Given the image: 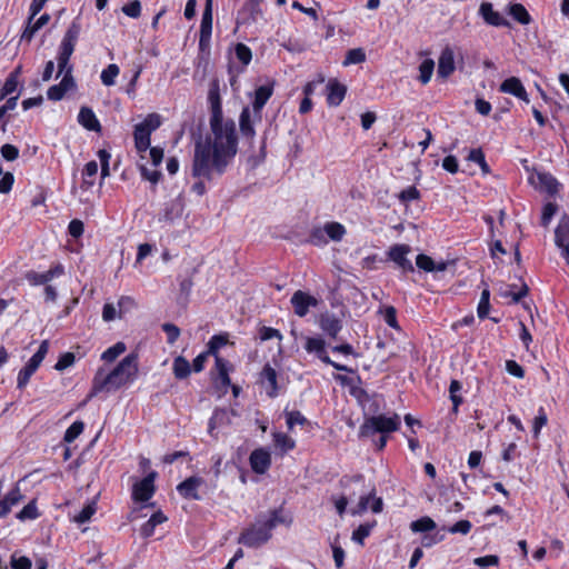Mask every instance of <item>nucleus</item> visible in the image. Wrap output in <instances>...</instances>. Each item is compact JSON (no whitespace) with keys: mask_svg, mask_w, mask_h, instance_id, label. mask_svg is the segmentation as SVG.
<instances>
[{"mask_svg":"<svg viewBox=\"0 0 569 569\" xmlns=\"http://www.w3.org/2000/svg\"><path fill=\"white\" fill-rule=\"evenodd\" d=\"M210 134L194 144L191 173L208 181L221 176L237 153L238 139L233 120L210 118Z\"/></svg>","mask_w":569,"mask_h":569,"instance_id":"1","label":"nucleus"},{"mask_svg":"<svg viewBox=\"0 0 569 569\" xmlns=\"http://www.w3.org/2000/svg\"><path fill=\"white\" fill-rule=\"evenodd\" d=\"M138 375L137 356L128 355L117 367L104 375L102 370H98L93 381L89 397H94L99 392H110L121 388L122 386L133 381Z\"/></svg>","mask_w":569,"mask_h":569,"instance_id":"2","label":"nucleus"},{"mask_svg":"<svg viewBox=\"0 0 569 569\" xmlns=\"http://www.w3.org/2000/svg\"><path fill=\"white\" fill-rule=\"evenodd\" d=\"M292 518L290 516L282 515L281 509H274L268 516H258L256 522L240 535L238 542L250 548H258L271 539V531L278 525L290 526Z\"/></svg>","mask_w":569,"mask_h":569,"instance_id":"3","label":"nucleus"},{"mask_svg":"<svg viewBox=\"0 0 569 569\" xmlns=\"http://www.w3.org/2000/svg\"><path fill=\"white\" fill-rule=\"evenodd\" d=\"M400 426V417L395 413L392 416H373L366 420L360 428L361 436H370L375 432L387 433L398 430Z\"/></svg>","mask_w":569,"mask_h":569,"instance_id":"4","label":"nucleus"},{"mask_svg":"<svg viewBox=\"0 0 569 569\" xmlns=\"http://www.w3.org/2000/svg\"><path fill=\"white\" fill-rule=\"evenodd\" d=\"M383 502L382 499L376 497V490L372 488L368 493L362 495L359 502L353 507L350 512L353 516H360L365 513L369 508L372 512L379 513L382 511Z\"/></svg>","mask_w":569,"mask_h":569,"instance_id":"5","label":"nucleus"},{"mask_svg":"<svg viewBox=\"0 0 569 569\" xmlns=\"http://www.w3.org/2000/svg\"><path fill=\"white\" fill-rule=\"evenodd\" d=\"M529 183L537 190L555 194L558 192L559 182L548 172H533L529 176Z\"/></svg>","mask_w":569,"mask_h":569,"instance_id":"6","label":"nucleus"},{"mask_svg":"<svg viewBox=\"0 0 569 569\" xmlns=\"http://www.w3.org/2000/svg\"><path fill=\"white\" fill-rule=\"evenodd\" d=\"M291 305L298 317H305L309 312L310 308H316L318 306V300L313 296L298 290L291 297Z\"/></svg>","mask_w":569,"mask_h":569,"instance_id":"7","label":"nucleus"},{"mask_svg":"<svg viewBox=\"0 0 569 569\" xmlns=\"http://www.w3.org/2000/svg\"><path fill=\"white\" fill-rule=\"evenodd\" d=\"M157 473L150 472L142 480L133 485L132 497L136 501H148L154 492V478Z\"/></svg>","mask_w":569,"mask_h":569,"instance_id":"8","label":"nucleus"},{"mask_svg":"<svg viewBox=\"0 0 569 569\" xmlns=\"http://www.w3.org/2000/svg\"><path fill=\"white\" fill-rule=\"evenodd\" d=\"M262 1L263 0H247L242 9L238 12L237 23L246 24L256 22L259 18H261L262 11L260 4Z\"/></svg>","mask_w":569,"mask_h":569,"instance_id":"9","label":"nucleus"},{"mask_svg":"<svg viewBox=\"0 0 569 569\" xmlns=\"http://www.w3.org/2000/svg\"><path fill=\"white\" fill-rule=\"evenodd\" d=\"M230 369L231 366L226 359L221 358L220 356H216L217 376L214 377V386L220 390L222 395L227 392L231 385V380L229 378Z\"/></svg>","mask_w":569,"mask_h":569,"instance_id":"10","label":"nucleus"},{"mask_svg":"<svg viewBox=\"0 0 569 569\" xmlns=\"http://www.w3.org/2000/svg\"><path fill=\"white\" fill-rule=\"evenodd\" d=\"M411 248L408 244H395L388 251V257L392 260L401 270L413 271L411 261L407 258Z\"/></svg>","mask_w":569,"mask_h":569,"instance_id":"11","label":"nucleus"},{"mask_svg":"<svg viewBox=\"0 0 569 569\" xmlns=\"http://www.w3.org/2000/svg\"><path fill=\"white\" fill-rule=\"evenodd\" d=\"M456 70L455 66V52L449 46L445 47L438 59V77L447 79Z\"/></svg>","mask_w":569,"mask_h":569,"instance_id":"12","label":"nucleus"},{"mask_svg":"<svg viewBox=\"0 0 569 569\" xmlns=\"http://www.w3.org/2000/svg\"><path fill=\"white\" fill-rule=\"evenodd\" d=\"M63 273V267L57 264L44 272L29 271L26 274V279L31 286L47 284L58 276Z\"/></svg>","mask_w":569,"mask_h":569,"instance_id":"13","label":"nucleus"},{"mask_svg":"<svg viewBox=\"0 0 569 569\" xmlns=\"http://www.w3.org/2000/svg\"><path fill=\"white\" fill-rule=\"evenodd\" d=\"M74 87H76L74 79H73L72 74H70V72L67 71V74H64L62 77V80L60 81L59 84L51 86L48 89V91H47L48 99L52 100V101H59L64 97V94L68 91L72 90Z\"/></svg>","mask_w":569,"mask_h":569,"instance_id":"14","label":"nucleus"},{"mask_svg":"<svg viewBox=\"0 0 569 569\" xmlns=\"http://www.w3.org/2000/svg\"><path fill=\"white\" fill-rule=\"evenodd\" d=\"M250 466L256 473L263 475L271 465V457L269 451L259 448L250 455Z\"/></svg>","mask_w":569,"mask_h":569,"instance_id":"15","label":"nucleus"},{"mask_svg":"<svg viewBox=\"0 0 569 569\" xmlns=\"http://www.w3.org/2000/svg\"><path fill=\"white\" fill-rule=\"evenodd\" d=\"M272 92H273L272 84L260 86L259 88L256 89L252 108H253L254 118L257 120L261 119L260 112H261L262 108L264 107V104L267 103V101L272 96Z\"/></svg>","mask_w":569,"mask_h":569,"instance_id":"16","label":"nucleus"},{"mask_svg":"<svg viewBox=\"0 0 569 569\" xmlns=\"http://www.w3.org/2000/svg\"><path fill=\"white\" fill-rule=\"evenodd\" d=\"M203 483L199 477H189L178 485V492L186 499L199 500L198 488Z\"/></svg>","mask_w":569,"mask_h":569,"instance_id":"17","label":"nucleus"},{"mask_svg":"<svg viewBox=\"0 0 569 569\" xmlns=\"http://www.w3.org/2000/svg\"><path fill=\"white\" fill-rule=\"evenodd\" d=\"M319 327L323 332H326L331 338L336 339L340 330L342 329V323L339 318H337L333 313H322L319 318Z\"/></svg>","mask_w":569,"mask_h":569,"instance_id":"18","label":"nucleus"},{"mask_svg":"<svg viewBox=\"0 0 569 569\" xmlns=\"http://www.w3.org/2000/svg\"><path fill=\"white\" fill-rule=\"evenodd\" d=\"M277 371L270 366L266 365L260 373V381L266 387L267 395L274 398L278 395Z\"/></svg>","mask_w":569,"mask_h":569,"instance_id":"19","label":"nucleus"},{"mask_svg":"<svg viewBox=\"0 0 569 569\" xmlns=\"http://www.w3.org/2000/svg\"><path fill=\"white\" fill-rule=\"evenodd\" d=\"M500 91L505 92V93L512 94L526 102L529 101L527 91H526L523 84L521 83L520 79H518L517 77H510V78L506 79L500 84Z\"/></svg>","mask_w":569,"mask_h":569,"instance_id":"20","label":"nucleus"},{"mask_svg":"<svg viewBox=\"0 0 569 569\" xmlns=\"http://www.w3.org/2000/svg\"><path fill=\"white\" fill-rule=\"evenodd\" d=\"M305 349L309 353H315L322 362H330L326 351V341L322 338L307 337Z\"/></svg>","mask_w":569,"mask_h":569,"instance_id":"21","label":"nucleus"},{"mask_svg":"<svg viewBox=\"0 0 569 569\" xmlns=\"http://www.w3.org/2000/svg\"><path fill=\"white\" fill-rule=\"evenodd\" d=\"M479 12L490 26L500 27L508 24L507 20L499 12L495 11L489 2H482Z\"/></svg>","mask_w":569,"mask_h":569,"instance_id":"22","label":"nucleus"},{"mask_svg":"<svg viewBox=\"0 0 569 569\" xmlns=\"http://www.w3.org/2000/svg\"><path fill=\"white\" fill-rule=\"evenodd\" d=\"M79 123L87 130L99 132L101 130L100 122L98 121L94 112L88 108L82 107L78 114Z\"/></svg>","mask_w":569,"mask_h":569,"instance_id":"23","label":"nucleus"},{"mask_svg":"<svg viewBox=\"0 0 569 569\" xmlns=\"http://www.w3.org/2000/svg\"><path fill=\"white\" fill-rule=\"evenodd\" d=\"M327 88H328V97H327L328 103L333 107L339 106L346 96V91H347L346 86L339 83L336 80H331V81H329Z\"/></svg>","mask_w":569,"mask_h":569,"instance_id":"24","label":"nucleus"},{"mask_svg":"<svg viewBox=\"0 0 569 569\" xmlns=\"http://www.w3.org/2000/svg\"><path fill=\"white\" fill-rule=\"evenodd\" d=\"M183 202L180 197L171 200L166 204L162 214L160 216V221L172 222L177 218H179L182 213Z\"/></svg>","mask_w":569,"mask_h":569,"instance_id":"25","label":"nucleus"},{"mask_svg":"<svg viewBox=\"0 0 569 569\" xmlns=\"http://www.w3.org/2000/svg\"><path fill=\"white\" fill-rule=\"evenodd\" d=\"M212 0H206V9L202 14L201 26H200V43L206 39H209L211 36L212 29Z\"/></svg>","mask_w":569,"mask_h":569,"instance_id":"26","label":"nucleus"},{"mask_svg":"<svg viewBox=\"0 0 569 569\" xmlns=\"http://www.w3.org/2000/svg\"><path fill=\"white\" fill-rule=\"evenodd\" d=\"M22 499V495L18 487L12 488L3 500H0V518L6 516L11 507L19 503Z\"/></svg>","mask_w":569,"mask_h":569,"instance_id":"27","label":"nucleus"},{"mask_svg":"<svg viewBox=\"0 0 569 569\" xmlns=\"http://www.w3.org/2000/svg\"><path fill=\"white\" fill-rule=\"evenodd\" d=\"M209 102L211 104V117L210 118H222V108H221V101L219 96V87L218 82L213 81L209 94H208Z\"/></svg>","mask_w":569,"mask_h":569,"instance_id":"28","label":"nucleus"},{"mask_svg":"<svg viewBox=\"0 0 569 569\" xmlns=\"http://www.w3.org/2000/svg\"><path fill=\"white\" fill-rule=\"evenodd\" d=\"M80 31H81L80 23L76 20L72 21V23L70 24V27L68 28V30L64 33V37L61 41L60 47L69 48L70 50L74 51V46H76V42L80 34Z\"/></svg>","mask_w":569,"mask_h":569,"instance_id":"29","label":"nucleus"},{"mask_svg":"<svg viewBox=\"0 0 569 569\" xmlns=\"http://www.w3.org/2000/svg\"><path fill=\"white\" fill-rule=\"evenodd\" d=\"M48 350H49V342L47 340H43L40 343L38 351L30 358V360L28 361V363L24 367L31 373H34L36 370L41 365V362L43 361L46 355L48 353Z\"/></svg>","mask_w":569,"mask_h":569,"instance_id":"30","label":"nucleus"},{"mask_svg":"<svg viewBox=\"0 0 569 569\" xmlns=\"http://www.w3.org/2000/svg\"><path fill=\"white\" fill-rule=\"evenodd\" d=\"M164 521H167V517L161 511L153 513L150 517V519L141 527V529H140L141 536L143 538L151 537L154 532V528L158 525L163 523Z\"/></svg>","mask_w":569,"mask_h":569,"instance_id":"31","label":"nucleus"},{"mask_svg":"<svg viewBox=\"0 0 569 569\" xmlns=\"http://www.w3.org/2000/svg\"><path fill=\"white\" fill-rule=\"evenodd\" d=\"M134 144L139 152H146L150 148V136L142 126L134 127Z\"/></svg>","mask_w":569,"mask_h":569,"instance_id":"32","label":"nucleus"},{"mask_svg":"<svg viewBox=\"0 0 569 569\" xmlns=\"http://www.w3.org/2000/svg\"><path fill=\"white\" fill-rule=\"evenodd\" d=\"M240 131L242 136L247 138L254 137L253 121L251 120V113L248 107L243 108L239 119Z\"/></svg>","mask_w":569,"mask_h":569,"instance_id":"33","label":"nucleus"},{"mask_svg":"<svg viewBox=\"0 0 569 569\" xmlns=\"http://www.w3.org/2000/svg\"><path fill=\"white\" fill-rule=\"evenodd\" d=\"M73 50H70L69 48H59V54L57 58L58 61V70L59 74H67V71L72 74V67L69 64L70 57L72 56Z\"/></svg>","mask_w":569,"mask_h":569,"instance_id":"34","label":"nucleus"},{"mask_svg":"<svg viewBox=\"0 0 569 569\" xmlns=\"http://www.w3.org/2000/svg\"><path fill=\"white\" fill-rule=\"evenodd\" d=\"M569 242V217L567 214L562 216L559 221L558 227L555 231V242L562 243Z\"/></svg>","mask_w":569,"mask_h":569,"instance_id":"35","label":"nucleus"},{"mask_svg":"<svg viewBox=\"0 0 569 569\" xmlns=\"http://www.w3.org/2000/svg\"><path fill=\"white\" fill-rule=\"evenodd\" d=\"M513 288V284L506 286L505 289H500L499 295L505 298L511 297L513 302H519L529 291V288L525 282L521 283L519 291L515 292Z\"/></svg>","mask_w":569,"mask_h":569,"instance_id":"36","label":"nucleus"},{"mask_svg":"<svg viewBox=\"0 0 569 569\" xmlns=\"http://www.w3.org/2000/svg\"><path fill=\"white\" fill-rule=\"evenodd\" d=\"M172 369L177 379L187 378L191 371L189 361L181 356L174 359Z\"/></svg>","mask_w":569,"mask_h":569,"instance_id":"37","label":"nucleus"},{"mask_svg":"<svg viewBox=\"0 0 569 569\" xmlns=\"http://www.w3.org/2000/svg\"><path fill=\"white\" fill-rule=\"evenodd\" d=\"M509 13L516 21L521 24H529L531 21L527 9L520 3L511 4L509 8Z\"/></svg>","mask_w":569,"mask_h":569,"instance_id":"38","label":"nucleus"},{"mask_svg":"<svg viewBox=\"0 0 569 569\" xmlns=\"http://www.w3.org/2000/svg\"><path fill=\"white\" fill-rule=\"evenodd\" d=\"M325 233L333 241H340L346 234L345 227L339 222H328L323 227Z\"/></svg>","mask_w":569,"mask_h":569,"instance_id":"39","label":"nucleus"},{"mask_svg":"<svg viewBox=\"0 0 569 569\" xmlns=\"http://www.w3.org/2000/svg\"><path fill=\"white\" fill-rule=\"evenodd\" d=\"M435 70V61L430 58L425 59L419 66V81L427 84L432 77Z\"/></svg>","mask_w":569,"mask_h":569,"instance_id":"40","label":"nucleus"},{"mask_svg":"<svg viewBox=\"0 0 569 569\" xmlns=\"http://www.w3.org/2000/svg\"><path fill=\"white\" fill-rule=\"evenodd\" d=\"M273 441L278 449H280L282 452H287L295 448L296 442L295 440L289 437L286 433L282 432H274L273 433Z\"/></svg>","mask_w":569,"mask_h":569,"instance_id":"41","label":"nucleus"},{"mask_svg":"<svg viewBox=\"0 0 569 569\" xmlns=\"http://www.w3.org/2000/svg\"><path fill=\"white\" fill-rule=\"evenodd\" d=\"M436 527V522L427 516L410 523V529L413 532H428L433 530Z\"/></svg>","mask_w":569,"mask_h":569,"instance_id":"42","label":"nucleus"},{"mask_svg":"<svg viewBox=\"0 0 569 569\" xmlns=\"http://www.w3.org/2000/svg\"><path fill=\"white\" fill-rule=\"evenodd\" d=\"M363 61H366V52L362 48H355V49H350L347 54H346V58L342 62V64L345 67L347 66H350V64H358V63H362Z\"/></svg>","mask_w":569,"mask_h":569,"instance_id":"43","label":"nucleus"},{"mask_svg":"<svg viewBox=\"0 0 569 569\" xmlns=\"http://www.w3.org/2000/svg\"><path fill=\"white\" fill-rule=\"evenodd\" d=\"M120 69L117 64L111 63L101 72V81L104 86L110 87L116 82V78L119 76Z\"/></svg>","mask_w":569,"mask_h":569,"instance_id":"44","label":"nucleus"},{"mask_svg":"<svg viewBox=\"0 0 569 569\" xmlns=\"http://www.w3.org/2000/svg\"><path fill=\"white\" fill-rule=\"evenodd\" d=\"M224 422H229L227 411L224 409H216L209 420L208 432L213 435L214 429Z\"/></svg>","mask_w":569,"mask_h":569,"instance_id":"45","label":"nucleus"},{"mask_svg":"<svg viewBox=\"0 0 569 569\" xmlns=\"http://www.w3.org/2000/svg\"><path fill=\"white\" fill-rule=\"evenodd\" d=\"M224 422H229L227 411L224 409H216L209 420L208 432L213 435L214 429Z\"/></svg>","mask_w":569,"mask_h":569,"instance_id":"46","label":"nucleus"},{"mask_svg":"<svg viewBox=\"0 0 569 569\" xmlns=\"http://www.w3.org/2000/svg\"><path fill=\"white\" fill-rule=\"evenodd\" d=\"M97 511V502L94 500L87 503L82 510L73 517V521L77 523H84L91 519Z\"/></svg>","mask_w":569,"mask_h":569,"instance_id":"47","label":"nucleus"},{"mask_svg":"<svg viewBox=\"0 0 569 569\" xmlns=\"http://www.w3.org/2000/svg\"><path fill=\"white\" fill-rule=\"evenodd\" d=\"M376 521L367 522L360 525L353 532H352V540L363 545V540L370 535L371 530L376 526Z\"/></svg>","mask_w":569,"mask_h":569,"instance_id":"48","label":"nucleus"},{"mask_svg":"<svg viewBox=\"0 0 569 569\" xmlns=\"http://www.w3.org/2000/svg\"><path fill=\"white\" fill-rule=\"evenodd\" d=\"M228 343V337L227 335H216L213 336L208 345H207V351L210 352L212 356H219L218 350L226 346Z\"/></svg>","mask_w":569,"mask_h":569,"instance_id":"49","label":"nucleus"},{"mask_svg":"<svg viewBox=\"0 0 569 569\" xmlns=\"http://www.w3.org/2000/svg\"><path fill=\"white\" fill-rule=\"evenodd\" d=\"M84 423L82 421H74L66 431L63 440L68 443L74 441L83 431Z\"/></svg>","mask_w":569,"mask_h":569,"instance_id":"50","label":"nucleus"},{"mask_svg":"<svg viewBox=\"0 0 569 569\" xmlns=\"http://www.w3.org/2000/svg\"><path fill=\"white\" fill-rule=\"evenodd\" d=\"M126 351L123 342H117L114 346L108 348L101 356L104 361L111 362L116 360L121 353Z\"/></svg>","mask_w":569,"mask_h":569,"instance_id":"51","label":"nucleus"},{"mask_svg":"<svg viewBox=\"0 0 569 569\" xmlns=\"http://www.w3.org/2000/svg\"><path fill=\"white\" fill-rule=\"evenodd\" d=\"M161 124V117L158 113L148 114L141 123L137 126H142L146 131L151 133L157 130Z\"/></svg>","mask_w":569,"mask_h":569,"instance_id":"52","label":"nucleus"},{"mask_svg":"<svg viewBox=\"0 0 569 569\" xmlns=\"http://www.w3.org/2000/svg\"><path fill=\"white\" fill-rule=\"evenodd\" d=\"M286 421L289 430H292L296 425H305L307 419L301 415L300 411L292 410L286 411Z\"/></svg>","mask_w":569,"mask_h":569,"instance_id":"53","label":"nucleus"},{"mask_svg":"<svg viewBox=\"0 0 569 569\" xmlns=\"http://www.w3.org/2000/svg\"><path fill=\"white\" fill-rule=\"evenodd\" d=\"M237 59L244 66L249 64L252 53L249 47L243 43H238L234 48Z\"/></svg>","mask_w":569,"mask_h":569,"instance_id":"54","label":"nucleus"},{"mask_svg":"<svg viewBox=\"0 0 569 569\" xmlns=\"http://www.w3.org/2000/svg\"><path fill=\"white\" fill-rule=\"evenodd\" d=\"M558 206L553 202H548L542 208L541 224L548 227L552 217L556 214Z\"/></svg>","mask_w":569,"mask_h":569,"instance_id":"55","label":"nucleus"},{"mask_svg":"<svg viewBox=\"0 0 569 569\" xmlns=\"http://www.w3.org/2000/svg\"><path fill=\"white\" fill-rule=\"evenodd\" d=\"M122 315L120 313L118 306H114L113 303H106L103 306L102 310V319L106 322L113 321L117 318H121Z\"/></svg>","mask_w":569,"mask_h":569,"instance_id":"56","label":"nucleus"},{"mask_svg":"<svg viewBox=\"0 0 569 569\" xmlns=\"http://www.w3.org/2000/svg\"><path fill=\"white\" fill-rule=\"evenodd\" d=\"M122 12L133 19H137L141 14V3L139 0H132L122 7Z\"/></svg>","mask_w":569,"mask_h":569,"instance_id":"57","label":"nucleus"},{"mask_svg":"<svg viewBox=\"0 0 569 569\" xmlns=\"http://www.w3.org/2000/svg\"><path fill=\"white\" fill-rule=\"evenodd\" d=\"M416 264L419 269L427 271V272H433L435 271V261L431 257L427 254H418L416 258Z\"/></svg>","mask_w":569,"mask_h":569,"instance_id":"58","label":"nucleus"},{"mask_svg":"<svg viewBox=\"0 0 569 569\" xmlns=\"http://www.w3.org/2000/svg\"><path fill=\"white\" fill-rule=\"evenodd\" d=\"M38 509L34 501H30L22 510L18 513L20 520L36 519L38 518Z\"/></svg>","mask_w":569,"mask_h":569,"instance_id":"59","label":"nucleus"},{"mask_svg":"<svg viewBox=\"0 0 569 569\" xmlns=\"http://www.w3.org/2000/svg\"><path fill=\"white\" fill-rule=\"evenodd\" d=\"M461 390V383L458 380H452L449 387L450 399L453 403V410L457 411L459 405L462 402V398L458 396Z\"/></svg>","mask_w":569,"mask_h":569,"instance_id":"60","label":"nucleus"},{"mask_svg":"<svg viewBox=\"0 0 569 569\" xmlns=\"http://www.w3.org/2000/svg\"><path fill=\"white\" fill-rule=\"evenodd\" d=\"M76 361V357L72 352H66L61 355L54 365V369L58 371H62L69 367H71Z\"/></svg>","mask_w":569,"mask_h":569,"instance_id":"61","label":"nucleus"},{"mask_svg":"<svg viewBox=\"0 0 569 569\" xmlns=\"http://www.w3.org/2000/svg\"><path fill=\"white\" fill-rule=\"evenodd\" d=\"M548 422V417L542 408L539 409L538 416L533 420V436L538 438L540 430L543 426H546Z\"/></svg>","mask_w":569,"mask_h":569,"instance_id":"62","label":"nucleus"},{"mask_svg":"<svg viewBox=\"0 0 569 569\" xmlns=\"http://www.w3.org/2000/svg\"><path fill=\"white\" fill-rule=\"evenodd\" d=\"M419 197H420V192L413 186L408 187L407 189L402 190L399 193V199L403 203H407V202L412 201V200H417V199H419Z\"/></svg>","mask_w":569,"mask_h":569,"instance_id":"63","label":"nucleus"},{"mask_svg":"<svg viewBox=\"0 0 569 569\" xmlns=\"http://www.w3.org/2000/svg\"><path fill=\"white\" fill-rule=\"evenodd\" d=\"M11 567L12 569H31V560L27 557L13 555L11 557Z\"/></svg>","mask_w":569,"mask_h":569,"instance_id":"64","label":"nucleus"}]
</instances>
